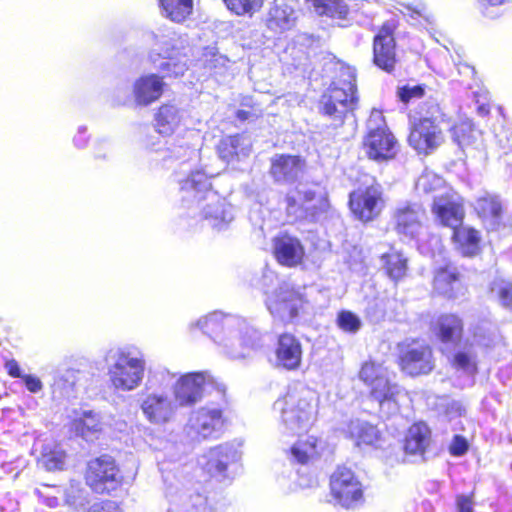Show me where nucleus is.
Masks as SVG:
<instances>
[{
  "mask_svg": "<svg viewBox=\"0 0 512 512\" xmlns=\"http://www.w3.org/2000/svg\"><path fill=\"white\" fill-rule=\"evenodd\" d=\"M396 95L400 102L408 104L413 99H420L425 95V85H403L397 88Z\"/></svg>",
  "mask_w": 512,
  "mask_h": 512,
  "instance_id": "obj_45",
  "label": "nucleus"
},
{
  "mask_svg": "<svg viewBox=\"0 0 512 512\" xmlns=\"http://www.w3.org/2000/svg\"><path fill=\"white\" fill-rule=\"evenodd\" d=\"M285 213L294 222H316L326 214L331 207L327 193H317L314 190H305L301 193L300 200L290 193L284 198Z\"/></svg>",
  "mask_w": 512,
  "mask_h": 512,
  "instance_id": "obj_12",
  "label": "nucleus"
},
{
  "mask_svg": "<svg viewBox=\"0 0 512 512\" xmlns=\"http://www.w3.org/2000/svg\"><path fill=\"white\" fill-rule=\"evenodd\" d=\"M430 175L431 174H424L419 180V186L424 193H430L435 190V188L432 187L434 182H436L438 185L441 184L440 179Z\"/></svg>",
  "mask_w": 512,
  "mask_h": 512,
  "instance_id": "obj_52",
  "label": "nucleus"
},
{
  "mask_svg": "<svg viewBox=\"0 0 512 512\" xmlns=\"http://www.w3.org/2000/svg\"><path fill=\"white\" fill-rule=\"evenodd\" d=\"M453 140L459 146H469L476 140L477 130L470 119L456 121L450 128Z\"/></svg>",
  "mask_w": 512,
  "mask_h": 512,
  "instance_id": "obj_39",
  "label": "nucleus"
},
{
  "mask_svg": "<svg viewBox=\"0 0 512 512\" xmlns=\"http://www.w3.org/2000/svg\"><path fill=\"white\" fill-rule=\"evenodd\" d=\"M474 210L484 221L498 223L503 214V206L498 196L485 194L476 199Z\"/></svg>",
  "mask_w": 512,
  "mask_h": 512,
  "instance_id": "obj_33",
  "label": "nucleus"
},
{
  "mask_svg": "<svg viewBox=\"0 0 512 512\" xmlns=\"http://www.w3.org/2000/svg\"><path fill=\"white\" fill-rule=\"evenodd\" d=\"M241 138L240 134L222 137L216 146L219 158L227 163L238 160L241 152Z\"/></svg>",
  "mask_w": 512,
  "mask_h": 512,
  "instance_id": "obj_38",
  "label": "nucleus"
},
{
  "mask_svg": "<svg viewBox=\"0 0 512 512\" xmlns=\"http://www.w3.org/2000/svg\"><path fill=\"white\" fill-rule=\"evenodd\" d=\"M141 410L147 420L153 424H165L173 416L174 408L164 395L149 394L141 403Z\"/></svg>",
  "mask_w": 512,
  "mask_h": 512,
  "instance_id": "obj_25",
  "label": "nucleus"
},
{
  "mask_svg": "<svg viewBox=\"0 0 512 512\" xmlns=\"http://www.w3.org/2000/svg\"><path fill=\"white\" fill-rule=\"evenodd\" d=\"M306 169L301 155L281 153L270 159L269 175L277 184H292Z\"/></svg>",
  "mask_w": 512,
  "mask_h": 512,
  "instance_id": "obj_18",
  "label": "nucleus"
},
{
  "mask_svg": "<svg viewBox=\"0 0 512 512\" xmlns=\"http://www.w3.org/2000/svg\"><path fill=\"white\" fill-rule=\"evenodd\" d=\"M223 423V412L221 409L202 408L197 412L196 424L200 431L206 435L215 430Z\"/></svg>",
  "mask_w": 512,
  "mask_h": 512,
  "instance_id": "obj_41",
  "label": "nucleus"
},
{
  "mask_svg": "<svg viewBox=\"0 0 512 512\" xmlns=\"http://www.w3.org/2000/svg\"><path fill=\"white\" fill-rule=\"evenodd\" d=\"M171 65H173L174 67H177L178 63L171 64V62L167 61V62H164L161 64L160 69L163 71H168L170 69Z\"/></svg>",
  "mask_w": 512,
  "mask_h": 512,
  "instance_id": "obj_56",
  "label": "nucleus"
},
{
  "mask_svg": "<svg viewBox=\"0 0 512 512\" xmlns=\"http://www.w3.org/2000/svg\"><path fill=\"white\" fill-rule=\"evenodd\" d=\"M88 512H122V510L117 502L106 499L94 503Z\"/></svg>",
  "mask_w": 512,
  "mask_h": 512,
  "instance_id": "obj_49",
  "label": "nucleus"
},
{
  "mask_svg": "<svg viewBox=\"0 0 512 512\" xmlns=\"http://www.w3.org/2000/svg\"><path fill=\"white\" fill-rule=\"evenodd\" d=\"M469 449V444L465 437L461 435H455L449 445V453L452 456L460 457L464 455Z\"/></svg>",
  "mask_w": 512,
  "mask_h": 512,
  "instance_id": "obj_48",
  "label": "nucleus"
},
{
  "mask_svg": "<svg viewBox=\"0 0 512 512\" xmlns=\"http://www.w3.org/2000/svg\"><path fill=\"white\" fill-rule=\"evenodd\" d=\"M182 124L180 109L171 102L162 103L154 114V129L163 136H172Z\"/></svg>",
  "mask_w": 512,
  "mask_h": 512,
  "instance_id": "obj_26",
  "label": "nucleus"
},
{
  "mask_svg": "<svg viewBox=\"0 0 512 512\" xmlns=\"http://www.w3.org/2000/svg\"><path fill=\"white\" fill-rule=\"evenodd\" d=\"M436 339L445 345L457 346L462 342L465 324L458 313H441L431 325Z\"/></svg>",
  "mask_w": 512,
  "mask_h": 512,
  "instance_id": "obj_22",
  "label": "nucleus"
},
{
  "mask_svg": "<svg viewBox=\"0 0 512 512\" xmlns=\"http://www.w3.org/2000/svg\"><path fill=\"white\" fill-rule=\"evenodd\" d=\"M182 199L202 204L201 211L206 219L224 221L226 218V198L213 190L211 177L202 170L191 171L180 181Z\"/></svg>",
  "mask_w": 512,
  "mask_h": 512,
  "instance_id": "obj_4",
  "label": "nucleus"
},
{
  "mask_svg": "<svg viewBox=\"0 0 512 512\" xmlns=\"http://www.w3.org/2000/svg\"><path fill=\"white\" fill-rule=\"evenodd\" d=\"M329 494L334 503L344 509H353L364 502V486L356 472L341 464L329 476Z\"/></svg>",
  "mask_w": 512,
  "mask_h": 512,
  "instance_id": "obj_10",
  "label": "nucleus"
},
{
  "mask_svg": "<svg viewBox=\"0 0 512 512\" xmlns=\"http://www.w3.org/2000/svg\"><path fill=\"white\" fill-rule=\"evenodd\" d=\"M431 442V429L423 422L418 421L411 424L403 439V450L407 455L423 456L428 450Z\"/></svg>",
  "mask_w": 512,
  "mask_h": 512,
  "instance_id": "obj_24",
  "label": "nucleus"
},
{
  "mask_svg": "<svg viewBox=\"0 0 512 512\" xmlns=\"http://www.w3.org/2000/svg\"><path fill=\"white\" fill-rule=\"evenodd\" d=\"M452 240L464 256H474L479 251V232L471 227L456 226L453 228Z\"/></svg>",
  "mask_w": 512,
  "mask_h": 512,
  "instance_id": "obj_32",
  "label": "nucleus"
},
{
  "mask_svg": "<svg viewBox=\"0 0 512 512\" xmlns=\"http://www.w3.org/2000/svg\"><path fill=\"white\" fill-rule=\"evenodd\" d=\"M491 5H501L504 0H487Z\"/></svg>",
  "mask_w": 512,
  "mask_h": 512,
  "instance_id": "obj_57",
  "label": "nucleus"
},
{
  "mask_svg": "<svg viewBox=\"0 0 512 512\" xmlns=\"http://www.w3.org/2000/svg\"><path fill=\"white\" fill-rule=\"evenodd\" d=\"M227 9L237 16L249 15L260 11L264 0H223Z\"/></svg>",
  "mask_w": 512,
  "mask_h": 512,
  "instance_id": "obj_43",
  "label": "nucleus"
},
{
  "mask_svg": "<svg viewBox=\"0 0 512 512\" xmlns=\"http://www.w3.org/2000/svg\"><path fill=\"white\" fill-rule=\"evenodd\" d=\"M335 322L337 327L347 334H356L362 327L361 319L350 310H340Z\"/></svg>",
  "mask_w": 512,
  "mask_h": 512,
  "instance_id": "obj_44",
  "label": "nucleus"
},
{
  "mask_svg": "<svg viewBox=\"0 0 512 512\" xmlns=\"http://www.w3.org/2000/svg\"><path fill=\"white\" fill-rule=\"evenodd\" d=\"M66 458L67 453L61 445L53 444L43 446L39 461L47 471L54 472L64 469Z\"/></svg>",
  "mask_w": 512,
  "mask_h": 512,
  "instance_id": "obj_37",
  "label": "nucleus"
},
{
  "mask_svg": "<svg viewBox=\"0 0 512 512\" xmlns=\"http://www.w3.org/2000/svg\"><path fill=\"white\" fill-rule=\"evenodd\" d=\"M502 157L506 164L512 165V140L510 141L508 149L503 153Z\"/></svg>",
  "mask_w": 512,
  "mask_h": 512,
  "instance_id": "obj_54",
  "label": "nucleus"
},
{
  "mask_svg": "<svg viewBox=\"0 0 512 512\" xmlns=\"http://www.w3.org/2000/svg\"><path fill=\"white\" fill-rule=\"evenodd\" d=\"M273 353L275 367L286 371L300 369L303 362V345L293 333L284 331L276 336Z\"/></svg>",
  "mask_w": 512,
  "mask_h": 512,
  "instance_id": "obj_16",
  "label": "nucleus"
},
{
  "mask_svg": "<svg viewBox=\"0 0 512 512\" xmlns=\"http://www.w3.org/2000/svg\"><path fill=\"white\" fill-rule=\"evenodd\" d=\"M398 148V140L386 124L368 129L363 136L362 149L369 160L378 163L393 160Z\"/></svg>",
  "mask_w": 512,
  "mask_h": 512,
  "instance_id": "obj_14",
  "label": "nucleus"
},
{
  "mask_svg": "<svg viewBox=\"0 0 512 512\" xmlns=\"http://www.w3.org/2000/svg\"><path fill=\"white\" fill-rule=\"evenodd\" d=\"M463 279L461 270L453 262L448 261L433 269L431 286L438 296L454 299L458 291L464 287Z\"/></svg>",
  "mask_w": 512,
  "mask_h": 512,
  "instance_id": "obj_17",
  "label": "nucleus"
},
{
  "mask_svg": "<svg viewBox=\"0 0 512 512\" xmlns=\"http://www.w3.org/2000/svg\"><path fill=\"white\" fill-rule=\"evenodd\" d=\"M397 19L385 20L374 30L372 38V64L379 70L393 74L400 65L397 48Z\"/></svg>",
  "mask_w": 512,
  "mask_h": 512,
  "instance_id": "obj_8",
  "label": "nucleus"
},
{
  "mask_svg": "<svg viewBox=\"0 0 512 512\" xmlns=\"http://www.w3.org/2000/svg\"><path fill=\"white\" fill-rule=\"evenodd\" d=\"M326 93L347 104L358 106L356 76L350 71H342L330 84Z\"/></svg>",
  "mask_w": 512,
  "mask_h": 512,
  "instance_id": "obj_28",
  "label": "nucleus"
},
{
  "mask_svg": "<svg viewBox=\"0 0 512 512\" xmlns=\"http://www.w3.org/2000/svg\"><path fill=\"white\" fill-rule=\"evenodd\" d=\"M292 11L285 5L270 7L265 21L266 27L273 33H283L289 30L294 23Z\"/></svg>",
  "mask_w": 512,
  "mask_h": 512,
  "instance_id": "obj_35",
  "label": "nucleus"
},
{
  "mask_svg": "<svg viewBox=\"0 0 512 512\" xmlns=\"http://www.w3.org/2000/svg\"><path fill=\"white\" fill-rule=\"evenodd\" d=\"M357 376L368 387L369 398L378 404L380 410L391 414L400 410L401 388L390 380L381 363L373 359L362 362Z\"/></svg>",
  "mask_w": 512,
  "mask_h": 512,
  "instance_id": "obj_5",
  "label": "nucleus"
},
{
  "mask_svg": "<svg viewBox=\"0 0 512 512\" xmlns=\"http://www.w3.org/2000/svg\"><path fill=\"white\" fill-rule=\"evenodd\" d=\"M165 16L173 22L185 21L193 11V0H159Z\"/></svg>",
  "mask_w": 512,
  "mask_h": 512,
  "instance_id": "obj_36",
  "label": "nucleus"
},
{
  "mask_svg": "<svg viewBox=\"0 0 512 512\" xmlns=\"http://www.w3.org/2000/svg\"><path fill=\"white\" fill-rule=\"evenodd\" d=\"M263 115V110L252 96H244L240 100V108L235 112V118L240 122L256 120Z\"/></svg>",
  "mask_w": 512,
  "mask_h": 512,
  "instance_id": "obj_42",
  "label": "nucleus"
},
{
  "mask_svg": "<svg viewBox=\"0 0 512 512\" xmlns=\"http://www.w3.org/2000/svg\"><path fill=\"white\" fill-rule=\"evenodd\" d=\"M380 261L384 274L395 285L408 276L409 259L402 251L391 247L389 251L381 254Z\"/></svg>",
  "mask_w": 512,
  "mask_h": 512,
  "instance_id": "obj_27",
  "label": "nucleus"
},
{
  "mask_svg": "<svg viewBox=\"0 0 512 512\" xmlns=\"http://www.w3.org/2000/svg\"><path fill=\"white\" fill-rule=\"evenodd\" d=\"M356 187L348 195L351 215L366 224L376 220L386 205L384 188L376 176L360 172Z\"/></svg>",
  "mask_w": 512,
  "mask_h": 512,
  "instance_id": "obj_3",
  "label": "nucleus"
},
{
  "mask_svg": "<svg viewBox=\"0 0 512 512\" xmlns=\"http://www.w3.org/2000/svg\"><path fill=\"white\" fill-rule=\"evenodd\" d=\"M359 448H378L383 441L381 432L368 422L357 423L350 427L349 436Z\"/></svg>",
  "mask_w": 512,
  "mask_h": 512,
  "instance_id": "obj_31",
  "label": "nucleus"
},
{
  "mask_svg": "<svg viewBox=\"0 0 512 512\" xmlns=\"http://www.w3.org/2000/svg\"><path fill=\"white\" fill-rule=\"evenodd\" d=\"M319 395L307 386L289 387L274 403L286 428L297 431L310 427L317 419Z\"/></svg>",
  "mask_w": 512,
  "mask_h": 512,
  "instance_id": "obj_1",
  "label": "nucleus"
},
{
  "mask_svg": "<svg viewBox=\"0 0 512 512\" xmlns=\"http://www.w3.org/2000/svg\"><path fill=\"white\" fill-rule=\"evenodd\" d=\"M144 370L143 359L130 357L128 352L119 351L115 363L108 370V375L116 390L130 391L140 385Z\"/></svg>",
  "mask_w": 512,
  "mask_h": 512,
  "instance_id": "obj_13",
  "label": "nucleus"
},
{
  "mask_svg": "<svg viewBox=\"0 0 512 512\" xmlns=\"http://www.w3.org/2000/svg\"><path fill=\"white\" fill-rule=\"evenodd\" d=\"M224 392L223 385L208 371L188 372L181 375L173 386L177 407H192L200 402L205 393Z\"/></svg>",
  "mask_w": 512,
  "mask_h": 512,
  "instance_id": "obj_9",
  "label": "nucleus"
},
{
  "mask_svg": "<svg viewBox=\"0 0 512 512\" xmlns=\"http://www.w3.org/2000/svg\"><path fill=\"white\" fill-rule=\"evenodd\" d=\"M475 491L469 494H458L455 497V506L458 512H473L474 511Z\"/></svg>",
  "mask_w": 512,
  "mask_h": 512,
  "instance_id": "obj_47",
  "label": "nucleus"
},
{
  "mask_svg": "<svg viewBox=\"0 0 512 512\" xmlns=\"http://www.w3.org/2000/svg\"><path fill=\"white\" fill-rule=\"evenodd\" d=\"M205 322H206V324H208V323L216 324L217 323V321L214 319L206 320Z\"/></svg>",
  "mask_w": 512,
  "mask_h": 512,
  "instance_id": "obj_58",
  "label": "nucleus"
},
{
  "mask_svg": "<svg viewBox=\"0 0 512 512\" xmlns=\"http://www.w3.org/2000/svg\"><path fill=\"white\" fill-rule=\"evenodd\" d=\"M166 86L164 77L156 73L139 76L132 86L135 104L146 107L159 101L165 92Z\"/></svg>",
  "mask_w": 512,
  "mask_h": 512,
  "instance_id": "obj_21",
  "label": "nucleus"
},
{
  "mask_svg": "<svg viewBox=\"0 0 512 512\" xmlns=\"http://www.w3.org/2000/svg\"><path fill=\"white\" fill-rule=\"evenodd\" d=\"M395 364L401 374L409 378L430 375L436 368L434 350L428 343L410 339L396 344Z\"/></svg>",
  "mask_w": 512,
  "mask_h": 512,
  "instance_id": "obj_7",
  "label": "nucleus"
},
{
  "mask_svg": "<svg viewBox=\"0 0 512 512\" xmlns=\"http://www.w3.org/2000/svg\"><path fill=\"white\" fill-rule=\"evenodd\" d=\"M427 218L426 210L421 204L407 202L398 206L392 215L393 229L403 240L416 242L417 249L422 254L434 252V247L440 243V237L430 234L429 241L433 246L420 241V235Z\"/></svg>",
  "mask_w": 512,
  "mask_h": 512,
  "instance_id": "obj_6",
  "label": "nucleus"
},
{
  "mask_svg": "<svg viewBox=\"0 0 512 512\" xmlns=\"http://www.w3.org/2000/svg\"><path fill=\"white\" fill-rule=\"evenodd\" d=\"M497 294H498L501 304L504 307L512 309V283H510V282L504 283L498 289Z\"/></svg>",
  "mask_w": 512,
  "mask_h": 512,
  "instance_id": "obj_50",
  "label": "nucleus"
},
{
  "mask_svg": "<svg viewBox=\"0 0 512 512\" xmlns=\"http://www.w3.org/2000/svg\"><path fill=\"white\" fill-rule=\"evenodd\" d=\"M478 114L481 116H487L490 113V108L488 105H480L477 108Z\"/></svg>",
  "mask_w": 512,
  "mask_h": 512,
  "instance_id": "obj_55",
  "label": "nucleus"
},
{
  "mask_svg": "<svg viewBox=\"0 0 512 512\" xmlns=\"http://www.w3.org/2000/svg\"><path fill=\"white\" fill-rule=\"evenodd\" d=\"M313 6L318 14L334 19H345L349 13L343 0H314Z\"/></svg>",
  "mask_w": 512,
  "mask_h": 512,
  "instance_id": "obj_40",
  "label": "nucleus"
},
{
  "mask_svg": "<svg viewBox=\"0 0 512 512\" xmlns=\"http://www.w3.org/2000/svg\"><path fill=\"white\" fill-rule=\"evenodd\" d=\"M7 374L12 378H21L23 376L19 363L15 359H8L4 363Z\"/></svg>",
  "mask_w": 512,
  "mask_h": 512,
  "instance_id": "obj_53",
  "label": "nucleus"
},
{
  "mask_svg": "<svg viewBox=\"0 0 512 512\" xmlns=\"http://www.w3.org/2000/svg\"><path fill=\"white\" fill-rule=\"evenodd\" d=\"M182 73H183V70L181 69V71H179V72L175 71V72H174V75H175V76H178L179 74H182Z\"/></svg>",
  "mask_w": 512,
  "mask_h": 512,
  "instance_id": "obj_59",
  "label": "nucleus"
},
{
  "mask_svg": "<svg viewBox=\"0 0 512 512\" xmlns=\"http://www.w3.org/2000/svg\"><path fill=\"white\" fill-rule=\"evenodd\" d=\"M84 481L93 492L105 494L116 490L122 484L123 476L115 459L103 454L87 462Z\"/></svg>",
  "mask_w": 512,
  "mask_h": 512,
  "instance_id": "obj_11",
  "label": "nucleus"
},
{
  "mask_svg": "<svg viewBox=\"0 0 512 512\" xmlns=\"http://www.w3.org/2000/svg\"><path fill=\"white\" fill-rule=\"evenodd\" d=\"M419 114L422 116L411 124L407 141L417 154L428 156L445 142L440 123L445 121L446 114L435 100L424 101Z\"/></svg>",
  "mask_w": 512,
  "mask_h": 512,
  "instance_id": "obj_2",
  "label": "nucleus"
},
{
  "mask_svg": "<svg viewBox=\"0 0 512 512\" xmlns=\"http://www.w3.org/2000/svg\"><path fill=\"white\" fill-rule=\"evenodd\" d=\"M451 366L456 368V369H460V370H464V371H467V370H475L476 369V364L475 362L472 360V357L470 356V354L468 352H465V351H458L456 352L451 361Z\"/></svg>",
  "mask_w": 512,
  "mask_h": 512,
  "instance_id": "obj_46",
  "label": "nucleus"
},
{
  "mask_svg": "<svg viewBox=\"0 0 512 512\" xmlns=\"http://www.w3.org/2000/svg\"><path fill=\"white\" fill-rule=\"evenodd\" d=\"M431 212L442 226L452 229L462 224L465 216L463 203L449 192L434 197Z\"/></svg>",
  "mask_w": 512,
  "mask_h": 512,
  "instance_id": "obj_20",
  "label": "nucleus"
},
{
  "mask_svg": "<svg viewBox=\"0 0 512 512\" xmlns=\"http://www.w3.org/2000/svg\"><path fill=\"white\" fill-rule=\"evenodd\" d=\"M320 443L315 435H302L289 451L297 463L306 465L320 456Z\"/></svg>",
  "mask_w": 512,
  "mask_h": 512,
  "instance_id": "obj_30",
  "label": "nucleus"
},
{
  "mask_svg": "<svg viewBox=\"0 0 512 512\" xmlns=\"http://www.w3.org/2000/svg\"><path fill=\"white\" fill-rule=\"evenodd\" d=\"M357 109V106L347 104L343 100L333 98L328 93H324L320 100V112L332 120L343 123L349 113Z\"/></svg>",
  "mask_w": 512,
  "mask_h": 512,
  "instance_id": "obj_34",
  "label": "nucleus"
},
{
  "mask_svg": "<svg viewBox=\"0 0 512 512\" xmlns=\"http://www.w3.org/2000/svg\"><path fill=\"white\" fill-rule=\"evenodd\" d=\"M272 245V254L279 265L294 268L303 264L305 247L297 237L280 233L273 238Z\"/></svg>",
  "mask_w": 512,
  "mask_h": 512,
  "instance_id": "obj_19",
  "label": "nucleus"
},
{
  "mask_svg": "<svg viewBox=\"0 0 512 512\" xmlns=\"http://www.w3.org/2000/svg\"><path fill=\"white\" fill-rule=\"evenodd\" d=\"M202 465L203 472L209 478L226 477L229 465L235 460V451L231 446L218 445L211 448L205 455Z\"/></svg>",
  "mask_w": 512,
  "mask_h": 512,
  "instance_id": "obj_23",
  "label": "nucleus"
},
{
  "mask_svg": "<svg viewBox=\"0 0 512 512\" xmlns=\"http://www.w3.org/2000/svg\"><path fill=\"white\" fill-rule=\"evenodd\" d=\"M308 303L306 295L293 287L281 289L268 302V310L284 325L292 323L304 311Z\"/></svg>",
  "mask_w": 512,
  "mask_h": 512,
  "instance_id": "obj_15",
  "label": "nucleus"
},
{
  "mask_svg": "<svg viewBox=\"0 0 512 512\" xmlns=\"http://www.w3.org/2000/svg\"><path fill=\"white\" fill-rule=\"evenodd\" d=\"M71 430L86 441L98 439L103 432V423L99 413L93 410L84 411L79 417L74 418Z\"/></svg>",
  "mask_w": 512,
  "mask_h": 512,
  "instance_id": "obj_29",
  "label": "nucleus"
},
{
  "mask_svg": "<svg viewBox=\"0 0 512 512\" xmlns=\"http://www.w3.org/2000/svg\"><path fill=\"white\" fill-rule=\"evenodd\" d=\"M21 379L23 380L27 390L31 393H37L43 388V384L37 376L27 374L23 375Z\"/></svg>",
  "mask_w": 512,
  "mask_h": 512,
  "instance_id": "obj_51",
  "label": "nucleus"
}]
</instances>
